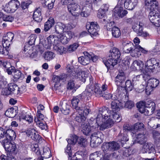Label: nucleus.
I'll return each mask as SVG.
<instances>
[{
  "instance_id": "f257e3e1",
  "label": "nucleus",
  "mask_w": 160,
  "mask_h": 160,
  "mask_svg": "<svg viewBox=\"0 0 160 160\" xmlns=\"http://www.w3.org/2000/svg\"><path fill=\"white\" fill-rule=\"evenodd\" d=\"M121 56L119 50L114 48L110 51V54L108 59L102 60L103 62L108 68H112L117 63L118 60Z\"/></svg>"
},
{
  "instance_id": "f03ea898",
  "label": "nucleus",
  "mask_w": 160,
  "mask_h": 160,
  "mask_svg": "<svg viewBox=\"0 0 160 160\" xmlns=\"http://www.w3.org/2000/svg\"><path fill=\"white\" fill-rule=\"evenodd\" d=\"M98 112L101 113L105 120L109 118H111V120L113 119L117 122H119L121 120V118L118 111H111L108 107H104L100 108L98 109Z\"/></svg>"
},
{
  "instance_id": "7ed1b4c3",
  "label": "nucleus",
  "mask_w": 160,
  "mask_h": 160,
  "mask_svg": "<svg viewBox=\"0 0 160 160\" xmlns=\"http://www.w3.org/2000/svg\"><path fill=\"white\" fill-rule=\"evenodd\" d=\"M100 88V85L98 84H89L87 87L84 92V94L90 97L92 96V93H94L97 97L103 96L102 91Z\"/></svg>"
},
{
  "instance_id": "20e7f679",
  "label": "nucleus",
  "mask_w": 160,
  "mask_h": 160,
  "mask_svg": "<svg viewBox=\"0 0 160 160\" xmlns=\"http://www.w3.org/2000/svg\"><path fill=\"white\" fill-rule=\"evenodd\" d=\"M2 144L8 155H12V154H15L17 153V148L14 143L11 142L8 140L4 139Z\"/></svg>"
},
{
  "instance_id": "39448f33",
  "label": "nucleus",
  "mask_w": 160,
  "mask_h": 160,
  "mask_svg": "<svg viewBox=\"0 0 160 160\" xmlns=\"http://www.w3.org/2000/svg\"><path fill=\"white\" fill-rule=\"evenodd\" d=\"M133 42L135 44V46L134 50L131 53V55L132 57H139L141 55V53L144 54H147L148 53V51L144 49L138 45L140 42L138 38H135L133 40Z\"/></svg>"
},
{
  "instance_id": "423d86ee",
  "label": "nucleus",
  "mask_w": 160,
  "mask_h": 160,
  "mask_svg": "<svg viewBox=\"0 0 160 160\" xmlns=\"http://www.w3.org/2000/svg\"><path fill=\"white\" fill-rule=\"evenodd\" d=\"M104 135L101 132L97 131L92 134L90 145L91 147H97L102 142Z\"/></svg>"
},
{
  "instance_id": "0eeeda50",
  "label": "nucleus",
  "mask_w": 160,
  "mask_h": 160,
  "mask_svg": "<svg viewBox=\"0 0 160 160\" xmlns=\"http://www.w3.org/2000/svg\"><path fill=\"white\" fill-rule=\"evenodd\" d=\"M120 146L118 143L113 141L103 143L102 146V148L103 151L108 150L113 151L119 149Z\"/></svg>"
},
{
  "instance_id": "6e6552de",
  "label": "nucleus",
  "mask_w": 160,
  "mask_h": 160,
  "mask_svg": "<svg viewBox=\"0 0 160 160\" xmlns=\"http://www.w3.org/2000/svg\"><path fill=\"white\" fill-rule=\"evenodd\" d=\"M20 3L18 0H11L6 5V9L8 12H14L19 7Z\"/></svg>"
},
{
  "instance_id": "1a4fd4ad",
  "label": "nucleus",
  "mask_w": 160,
  "mask_h": 160,
  "mask_svg": "<svg viewBox=\"0 0 160 160\" xmlns=\"http://www.w3.org/2000/svg\"><path fill=\"white\" fill-rule=\"evenodd\" d=\"M68 11L73 16H78L81 12L80 6L75 2L71 3L67 6Z\"/></svg>"
},
{
  "instance_id": "9d476101",
  "label": "nucleus",
  "mask_w": 160,
  "mask_h": 160,
  "mask_svg": "<svg viewBox=\"0 0 160 160\" xmlns=\"http://www.w3.org/2000/svg\"><path fill=\"white\" fill-rule=\"evenodd\" d=\"M99 27L97 23L95 22H91L86 26V28L92 37L96 36L98 34Z\"/></svg>"
},
{
  "instance_id": "9b49d317",
  "label": "nucleus",
  "mask_w": 160,
  "mask_h": 160,
  "mask_svg": "<svg viewBox=\"0 0 160 160\" xmlns=\"http://www.w3.org/2000/svg\"><path fill=\"white\" fill-rule=\"evenodd\" d=\"M148 17L153 25L157 27L160 26V18L159 17L158 13H156L155 11H151L149 13Z\"/></svg>"
},
{
  "instance_id": "f8f14e48",
  "label": "nucleus",
  "mask_w": 160,
  "mask_h": 160,
  "mask_svg": "<svg viewBox=\"0 0 160 160\" xmlns=\"http://www.w3.org/2000/svg\"><path fill=\"white\" fill-rule=\"evenodd\" d=\"M101 113L98 112V113L96 118V120L93 121L91 120L89 122V124L92 130L94 129L98 128L99 126V127L100 123L103 121L104 118L102 115Z\"/></svg>"
},
{
  "instance_id": "ddd939ff",
  "label": "nucleus",
  "mask_w": 160,
  "mask_h": 160,
  "mask_svg": "<svg viewBox=\"0 0 160 160\" xmlns=\"http://www.w3.org/2000/svg\"><path fill=\"white\" fill-rule=\"evenodd\" d=\"M84 92L81 94H80L74 97L71 101V104L73 108H75L77 110H79L80 107H78V104L79 102H81L82 101L84 98L85 95Z\"/></svg>"
},
{
  "instance_id": "4468645a",
  "label": "nucleus",
  "mask_w": 160,
  "mask_h": 160,
  "mask_svg": "<svg viewBox=\"0 0 160 160\" xmlns=\"http://www.w3.org/2000/svg\"><path fill=\"white\" fill-rule=\"evenodd\" d=\"M14 34L11 32H8L6 35L4 37L2 41L3 46L6 47V48H8L12 44V39L14 37Z\"/></svg>"
},
{
  "instance_id": "2eb2a0df",
  "label": "nucleus",
  "mask_w": 160,
  "mask_h": 160,
  "mask_svg": "<svg viewBox=\"0 0 160 160\" xmlns=\"http://www.w3.org/2000/svg\"><path fill=\"white\" fill-rule=\"evenodd\" d=\"M114 124V122L111 118H107V119H103L99 124V129L101 131H103L106 129H108L112 127Z\"/></svg>"
},
{
  "instance_id": "dca6fc26",
  "label": "nucleus",
  "mask_w": 160,
  "mask_h": 160,
  "mask_svg": "<svg viewBox=\"0 0 160 160\" xmlns=\"http://www.w3.org/2000/svg\"><path fill=\"white\" fill-rule=\"evenodd\" d=\"M159 81L155 78H151L148 80L147 85L146 87V92H149V93L153 90V88H155L158 85Z\"/></svg>"
},
{
  "instance_id": "f3484780",
  "label": "nucleus",
  "mask_w": 160,
  "mask_h": 160,
  "mask_svg": "<svg viewBox=\"0 0 160 160\" xmlns=\"http://www.w3.org/2000/svg\"><path fill=\"white\" fill-rule=\"evenodd\" d=\"M142 146L140 150V152L142 153H151L154 150L153 145L150 142L145 143Z\"/></svg>"
},
{
  "instance_id": "a211bd4d",
  "label": "nucleus",
  "mask_w": 160,
  "mask_h": 160,
  "mask_svg": "<svg viewBox=\"0 0 160 160\" xmlns=\"http://www.w3.org/2000/svg\"><path fill=\"white\" fill-rule=\"evenodd\" d=\"M159 64L155 58L150 59L148 60L145 63L146 69H147L148 71H150V70L152 71L156 66L158 65Z\"/></svg>"
},
{
  "instance_id": "6ab92c4d",
  "label": "nucleus",
  "mask_w": 160,
  "mask_h": 160,
  "mask_svg": "<svg viewBox=\"0 0 160 160\" xmlns=\"http://www.w3.org/2000/svg\"><path fill=\"white\" fill-rule=\"evenodd\" d=\"M125 79L126 76L124 72L122 70L120 71L115 78L116 83L118 86H121Z\"/></svg>"
},
{
  "instance_id": "aec40b11",
  "label": "nucleus",
  "mask_w": 160,
  "mask_h": 160,
  "mask_svg": "<svg viewBox=\"0 0 160 160\" xmlns=\"http://www.w3.org/2000/svg\"><path fill=\"white\" fill-rule=\"evenodd\" d=\"M138 0H126L124 2L125 8L129 10H132L137 6Z\"/></svg>"
},
{
  "instance_id": "412c9836",
  "label": "nucleus",
  "mask_w": 160,
  "mask_h": 160,
  "mask_svg": "<svg viewBox=\"0 0 160 160\" xmlns=\"http://www.w3.org/2000/svg\"><path fill=\"white\" fill-rule=\"evenodd\" d=\"M145 6L150 10H153L158 8L159 5L157 0H145Z\"/></svg>"
},
{
  "instance_id": "4be33fe9",
  "label": "nucleus",
  "mask_w": 160,
  "mask_h": 160,
  "mask_svg": "<svg viewBox=\"0 0 160 160\" xmlns=\"http://www.w3.org/2000/svg\"><path fill=\"white\" fill-rule=\"evenodd\" d=\"M8 87L11 94L18 95L21 93L19 88L14 83L12 82L8 84Z\"/></svg>"
},
{
  "instance_id": "5701e85b",
  "label": "nucleus",
  "mask_w": 160,
  "mask_h": 160,
  "mask_svg": "<svg viewBox=\"0 0 160 160\" xmlns=\"http://www.w3.org/2000/svg\"><path fill=\"white\" fill-rule=\"evenodd\" d=\"M114 14L116 17L122 18L128 13V11L123 10V8L122 7H115L114 9Z\"/></svg>"
},
{
  "instance_id": "b1692460",
  "label": "nucleus",
  "mask_w": 160,
  "mask_h": 160,
  "mask_svg": "<svg viewBox=\"0 0 160 160\" xmlns=\"http://www.w3.org/2000/svg\"><path fill=\"white\" fill-rule=\"evenodd\" d=\"M84 56H81L78 58V61L83 65H86L88 64L90 62V58L89 57V53L87 52H84Z\"/></svg>"
},
{
  "instance_id": "393cba45",
  "label": "nucleus",
  "mask_w": 160,
  "mask_h": 160,
  "mask_svg": "<svg viewBox=\"0 0 160 160\" xmlns=\"http://www.w3.org/2000/svg\"><path fill=\"white\" fill-rule=\"evenodd\" d=\"M41 9L40 7H38L35 10L33 18L35 21L37 22H40L42 19V17L41 15Z\"/></svg>"
},
{
  "instance_id": "a878e982",
  "label": "nucleus",
  "mask_w": 160,
  "mask_h": 160,
  "mask_svg": "<svg viewBox=\"0 0 160 160\" xmlns=\"http://www.w3.org/2000/svg\"><path fill=\"white\" fill-rule=\"evenodd\" d=\"M13 81L17 82L22 80L24 77V74L18 70H15L13 74Z\"/></svg>"
},
{
  "instance_id": "bb28decb",
  "label": "nucleus",
  "mask_w": 160,
  "mask_h": 160,
  "mask_svg": "<svg viewBox=\"0 0 160 160\" xmlns=\"http://www.w3.org/2000/svg\"><path fill=\"white\" fill-rule=\"evenodd\" d=\"M133 65L134 66L136 69L137 68H138V69L140 70H141L142 72L145 75L146 74L147 72L145 69L143 68L144 64L142 61L140 60H135L133 62Z\"/></svg>"
},
{
  "instance_id": "cd10ccee",
  "label": "nucleus",
  "mask_w": 160,
  "mask_h": 160,
  "mask_svg": "<svg viewBox=\"0 0 160 160\" xmlns=\"http://www.w3.org/2000/svg\"><path fill=\"white\" fill-rule=\"evenodd\" d=\"M103 158V155L100 151L95 152L90 154V160H101Z\"/></svg>"
},
{
  "instance_id": "c85d7f7f",
  "label": "nucleus",
  "mask_w": 160,
  "mask_h": 160,
  "mask_svg": "<svg viewBox=\"0 0 160 160\" xmlns=\"http://www.w3.org/2000/svg\"><path fill=\"white\" fill-rule=\"evenodd\" d=\"M88 73L85 71L81 70L76 74V77L79 80L85 82L86 78L88 77Z\"/></svg>"
},
{
  "instance_id": "c756f323",
  "label": "nucleus",
  "mask_w": 160,
  "mask_h": 160,
  "mask_svg": "<svg viewBox=\"0 0 160 160\" xmlns=\"http://www.w3.org/2000/svg\"><path fill=\"white\" fill-rule=\"evenodd\" d=\"M5 136L6 138L4 139L8 140L9 141L14 139L16 137L15 132L12 129L7 130L5 132Z\"/></svg>"
},
{
  "instance_id": "7c9ffc66",
  "label": "nucleus",
  "mask_w": 160,
  "mask_h": 160,
  "mask_svg": "<svg viewBox=\"0 0 160 160\" xmlns=\"http://www.w3.org/2000/svg\"><path fill=\"white\" fill-rule=\"evenodd\" d=\"M143 23L139 22L138 23L134 24L132 26V28L133 31L137 33L138 34L141 32L143 31Z\"/></svg>"
},
{
  "instance_id": "2f4dec72",
  "label": "nucleus",
  "mask_w": 160,
  "mask_h": 160,
  "mask_svg": "<svg viewBox=\"0 0 160 160\" xmlns=\"http://www.w3.org/2000/svg\"><path fill=\"white\" fill-rule=\"evenodd\" d=\"M136 141L140 144H144L147 141L146 137L143 134H138L137 135Z\"/></svg>"
},
{
  "instance_id": "473e14b6",
  "label": "nucleus",
  "mask_w": 160,
  "mask_h": 160,
  "mask_svg": "<svg viewBox=\"0 0 160 160\" xmlns=\"http://www.w3.org/2000/svg\"><path fill=\"white\" fill-rule=\"evenodd\" d=\"M98 17L100 19V22L103 23H106L107 18L105 12L102 11V9H99L98 13Z\"/></svg>"
},
{
  "instance_id": "72a5a7b5",
  "label": "nucleus",
  "mask_w": 160,
  "mask_h": 160,
  "mask_svg": "<svg viewBox=\"0 0 160 160\" xmlns=\"http://www.w3.org/2000/svg\"><path fill=\"white\" fill-rule=\"evenodd\" d=\"M92 130L88 123H85L82 126V131L84 134L86 135H89Z\"/></svg>"
},
{
  "instance_id": "f704fd0d",
  "label": "nucleus",
  "mask_w": 160,
  "mask_h": 160,
  "mask_svg": "<svg viewBox=\"0 0 160 160\" xmlns=\"http://www.w3.org/2000/svg\"><path fill=\"white\" fill-rule=\"evenodd\" d=\"M123 45L124 46L123 48L124 51L126 53H129L131 51V53L132 51L134 50V49H133V45L132 43H127L125 44L123 43Z\"/></svg>"
},
{
  "instance_id": "c9c22d12",
  "label": "nucleus",
  "mask_w": 160,
  "mask_h": 160,
  "mask_svg": "<svg viewBox=\"0 0 160 160\" xmlns=\"http://www.w3.org/2000/svg\"><path fill=\"white\" fill-rule=\"evenodd\" d=\"M121 102L122 105L121 106L122 108L124 107L129 109H131L134 106V103L131 101L128 100L125 102V101L122 100Z\"/></svg>"
},
{
  "instance_id": "e433bc0d",
  "label": "nucleus",
  "mask_w": 160,
  "mask_h": 160,
  "mask_svg": "<svg viewBox=\"0 0 160 160\" xmlns=\"http://www.w3.org/2000/svg\"><path fill=\"white\" fill-rule=\"evenodd\" d=\"M55 57L54 53L50 51L46 52L43 54V57L47 61H49L52 60Z\"/></svg>"
},
{
  "instance_id": "4c0bfd02",
  "label": "nucleus",
  "mask_w": 160,
  "mask_h": 160,
  "mask_svg": "<svg viewBox=\"0 0 160 160\" xmlns=\"http://www.w3.org/2000/svg\"><path fill=\"white\" fill-rule=\"evenodd\" d=\"M118 140L121 142L122 143H123L129 140L128 136L126 132H124L123 133H120L118 136Z\"/></svg>"
},
{
  "instance_id": "58836bf2",
  "label": "nucleus",
  "mask_w": 160,
  "mask_h": 160,
  "mask_svg": "<svg viewBox=\"0 0 160 160\" xmlns=\"http://www.w3.org/2000/svg\"><path fill=\"white\" fill-rule=\"evenodd\" d=\"M91 10V8L88 6L83 7L82 9V12H81V16L83 17H87L90 14Z\"/></svg>"
},
{
  "instance_id": "ea45409f",
  "label": "nucleus",
  "mask_w": 160,
  "mask_h": 160,
  "mask_svg": "<svg viewBox=\"0 0 160 160\" xmlns=\"http://www.w3.org/2000/svg\"><path fill=\"white\" fill-rule=\"evenodd\" d=\"M146 103L144 101H141L137 103V107L138 108L139 112L142 113L144 112L146 108Z\"/></svg>"
},
{
  "instance_id": "a19ab883",
  "label": "nucleus",
  "mask_w": 160,
  "mask_h": 160,
  "mask_svg": "<svg viewBox=\"0 0 160 160\" xmlns=\"http://www.w3.org/2000/svg\"><path fill=\"white\" fill-rule=\"evenodd\" d=\"M112 34L114 38H118L121 36V32L118 27H114L112 29Z\"/></svg>"
},
{
  "instance_id": "79ce46f5",
  "label": "nucleus",
  "mask_w": 160,
  "mask_h": 160,
  "mask_svg": "<svg viewBox=\"0 0 160 160\" xmlns=\"http://www.w3.org/2000/svg\"><path fill=\"white\" fill-rule=\"evenodd\" d=\"M133 132H137L143 130L144 125L142 122H137L133 126Z\"/></svg>"
},
{
  "instance_id": "37998d69",
  "label": "nucleus",
  "mask_w": 160,
  "mask_h": 160,
  "mask_svg": "<svg viewBox=\"0 0 160 160\" xmlns=\"http://www.w3.org/2000/svg\"><path fill=\"white\" fill-rule=\"evenodd\" d=\"M42 155L43 157L46 158H50L51 156V152L49 148L47 146L44 147L43 148Z\"/></svg>"
},
{
  "instance_id": "c03bdc74",
  "label": "nucleus",
  "mask_w": 160,
  "mask_h": 160,
  "mask_svg": "<svg viewBox=\"0 0 160 160\" xmlns=\"http://www.w3.org/2000/svg\"><path fill=\"white\" fill-rule=\"evenodd\" d=\"M34 121L42 129H46L47 128V126L46 123L40 121L38 118H36V117H35Z\"/></svg>"
},
{
  "instance_id": "a18cd8bd",
  "label": "nucleus",
  "mask_w": 160,
  "mask_h": 160,
  "mask_svg": "<svg viewBox=\"0 0 160 160\" xmlns=\"http://www.w3.org/2000/svg\"><path fill=\"white\" fill-rule=\"evenodd\" d=\"M64 23L62 22L58 23L55 27V32L58 34L63 32Z\"/></svg>"
},
{
  "instance_id": "49530a36",
  "label": "nucleus",
  "mask_w": 160,
  "mask_h": 160,
  "mask_svg": "<svg viewBox=\"0 0 160 160\" xmlns=\"http://www.w3.org/2000/svg\"><path fill=\"white\" fill-rule=\"evenodd\" d=\"M111 108L112 109L111 111H118L119 109V107L122 108V107L121 106L122 105V102L121 101L118 104L116 101H112L111 103Z\"/></svg>"
},
{
  "instance_id": "de8ad7c7",
  "label": "nucleus",
  "mask_w": 160,
  "mask_h": 160,
  "mask_svg": "<svg viewBox=\"0 0 160 160\" xmlns=\"http://www.w3.org/2000/svg\"><path fill=\"white\" fill-rule=\"evenodd\" d=\"M15 111L13 108H8L5 112V115L8 117L13 118L15 116Z\"/></svg>"
},
{
  "instance_id": "09e8293b",
  "label": "nucleus",
  "mask_w": 160,
  "mask_h": 160,
  "mask_svg": "<svg viewBox=\"0 0 160 160\" xmlns=\"http://www.w3.org/2000/svg\"><path fill=\"white\" fill-rule=\"evenodd\" d=\"M78 138V136L74 134H71L70 138L67 140L68 144L74 145L77 142Z\"/></svg>"
},
{
  "instance_id": "8fccbe9b",
  "label": "nucleus",
  "mask_w": 160,
  "mask_h": 160,
  "mask_svg": "<svg viewBox=\"0 0 160 160\" xmlns=\"http://www.w3.org/2000/svg\"><path fill=\"white\" fill-rule=\"evenodd\" d=\"M53 49L58 53L61 55L65 51V49H66L63 47L59 46L57 45H54Z\"/></svg>"
},
{
  "instance_id": "3c124183",
  "label": "nucleus",
  "mask_w": 160,
  "mask_h": 160,
  "mask_svg": "<svg viewBox=\"0 0 160 160\" xmlns=\"http://www.w3.org/2000/svg\"><path fill=\"white\" fill-rule=\"evenodd\" d=\"M153 137L156 144L160 143V133L158 131H154L152 132Z\"/></svg>"
},
{
  "instance_id": "603ef678",
  "label": "nucleus",
  "mask_w": 160,
  "mask_h": 160,
  "mask_svg": "<svg viewBox=\"0 0 160 160\" xmlns=\"http://www.w3.org/2000/svg\"><path fill=\"white\" fill-rule=\"evenodd\" d=\"M58 38L61 42L63 44H67L69 41V39L66 35L61 34Z\"/></svg>"
},
{
  "instance_id": "864d4df0",
  "label": "nucleus",
  "mask_w": 160,
  "mask_h": 160,
  "mask_svg": "<svg viewBox=\"0 0 160 160\" xmlns=\"http://www.w3.org/2000/svg\"><path fill=\"white\" fill-rule=\"evenodd\" d=\"M79 114L77 116L75 119L78 122L81 123L84 122L86 119V117L84 114H82L80 113H78Z\"/></svg>"
},
{
  "instance_id": "5fc2aeb1",
  "label": "nucleus",
  "mask_w": 160,
  "mask_h": 160,
  "mask_svg": "<svg viewBox=\"0 0 160 160\" xmlns=\"http://www.w3.org/2000/svg\"><path fill=\"white\" fill-rule=\"evenodd\" d=\"M63 32H67L70 31V30L74 28L75 26L72 23H69L68 24H64Z\"/></svg>"
},
{
  "instance_id": "6e6d98bb",
  "label": "nucleus",
  "mask_w": 160,
  "mask_h": 160,
  "mask_svg": "<svg viewBox=\"0 0 160 160\" xmlns=\"http://www.w3.org/2000/svg\"><path fill=\"white\" fill-rule=\"evenodd\" d=\"M21 119H25L29 123L32 122L33 117L29 115H22L20 116Z\"/></svg>"
},
{
  "instance_id": "4d7b16f0",
  "label": "nucleus",
  "mask_w": 160,
  "mask_h": 160,
  "mask_svg": "<svg viewBox=\"0 0 160 160\" xmlns=\"http://www.w3.org/2000/svg\"><path fill=\"white\" fill-rule=\"evenodd\" d=\"M65 152L66 154L67 155L68 157V160H72V151L71 150V147L69 144L67 145V147L65 150Z\"/></svg>"
},
{
  "instance_id": "13d9d810",
  "label": "nucleus",
  "mask_w": 160,
  "mask_h": 160,
  "mask_svg": "<svg viewBox=\"0 0 160 160\" xmlns=\"http://www.w3.org/2000/svg\"><path fill=\"white\" fill-rule=\"evenodd\" d=\"M125 89L127 91H131L133 88V85L131 81L129 80H127L125 83Z\"/></svg>"
},
{
  "instance_id": "bf43d9fd",
  "label": "nucleus",
  "mask_w": 160,
  "mask_h": 160,
  "mask_svg": "<svg viewBox=\"0 0 160 160\" xmlns=\"http://www.w3.org/2000/svg\"><path fill=\"white\" fill-rule=\"evenodd\" d=\"M74 78H70L69 80L67 85V88L68 89H72L75 88V83L74 80Z\"/></svg>"
},
{
  "instance_id": "052dcab7",
  "label": "nucleus",
  "mask_w": 160,
  "mask_h": 160,
  "mask_svg": "<svg viewBox=\"0 0 160 160\" xmlns=\"http://www.w3.org/2000/svg\"><path fill=\"white\" fill-rule=\"evenodd\" d=\"M155 108H146L144 110V113L145 115H150L152 114L154 112Z\"/></svg>"
},
{
  "instance_id": "680f3d73",
  "label": "nucleus",
  "mask_w": 160,
  "mask_h": 160,
  "mask_svg": "<svg viewBox=\"0 0 160 160\" xmlns=\"http://www.w3.org/2000/svg\"><path fill=\"white\" fill-rule=\"evenodd\" d=\"M107 21L106 24L105 25L108 30H109L111 29H112V28L114 27H115L114 23L113 22L110 21L109 20H106Z\"/></svg>"
},
{
  "instance_id": "e2e57ef3",
  "label": "nucleus",
  "mask_w": 160,
  "mask_h": 160,
  "mask_svg": "<svg viewBox=\"0 0 160 160\" xmlns=\"http://www.w3.org/2000/svg\"><path fill=\"white\" fill-rule=\"evenodd\" d=\"M31 138L34 141L38 142L42 140L41 137L37 133H36V132L31 136Z\"/></svg>"
},
{
  "instance_id": "0e129e2a",
  "label": "nucleus",
  "mask_w": 160,
  "mask_h": 160,
  "mask_svg": "<svg viewBox=\"0 0 160 160\" xmlns=\"http://www.w3.org/2000/svg\"><path fill=\"white\" fill-rule=\"evenodd\" d=\"M123 130L124 132H126V133L128 131H133V128L132 126H131L128 124H124L123 126Z\"/></svg>"
},
{
  "instance_id": "69168bd1",
  "label": "nucleus",
  "mask_w": 160,
  "mask_h": 160,
  "mask_svg": "<svg viewBox=\"0 0 160 160\" xmlns=\"http://www.w3.org/2000/svg\"><path fill=\"white\" fill-rule=\"evenodd\" d=\"M36 38V36L34 34L31 35L28 38V44L30 45H32L34 44Z\"/></svg>"
},
{
  "instance_id": "338daca9",
  "label": "nucleus",
  "mask_w": 160,
  "mask_h": 160,
  "mask_svg": "<svg viewBox=\"0 0 160 160\" xmlns=\"http://www.w3.org/2000/svg\"><path fill=\"white\" fill-rule=\"evenodd\" d=\"M55 0H45V4L47 5L49 9L52 8L54 5V2Z\"/></svg>"
},
{
  "instance_id": "774afa93",
  "label": "nucleus",
  "mask_w": 160,
  "mask_h": 160,
  "mask_svg": "<svg viewBox=\"0 0 160 160\" xmlns=\"http://www.w3.org/2000/svg\"><path fill=\"white\" fill-rule=\"evenodd\" d=\"M31 1H27L23 2L21 3V7L23 10H25L28 8V6L31 3Z\"/></svg>"
}]
</instances>
